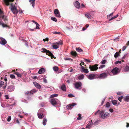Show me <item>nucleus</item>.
Listing matches in <instances>:
<instances>
[{
	"label": "nucleus",
	"mask_w": 129,
	"mask_h": 129,
	"mask_svg": "<svg viewBox=\"0 0 129 129\" xmlns=\"http://www.w3.org/2000/svg\"><path fill=\"white\" fill-rule=\"evenodd\" d=\"M0 18L3 19L6 24L7 23L8 19L7 16L5 15L4 13L1 10H0Z\"/></svg>",
	"instance_id": "3"
},
{
	"label": "nucleus",
	"mask_w": 129,
	"mask_h": 129,
	"mask_svg": "<svg viewBox=\"0 0 129 129\" xmlns=\"http://www.w3.org/2000/svg\"><path fill=\"white\" fill-rule=\"evenodd\" d=\"M110 106V104L109 103L107 102L106 104V107L107 108H109Z\"/></svg>",
	"instance_id": "40"
},
{
	"label": "nucleus",
	"mask_w": 129,
	"mask_h": 129,
	"mask_svg": "<svg viewBox=\"0 0 129 129\" xmlns=\"http://www.w3.org/2000/svg\"><path fill=\"white\" fill-rule=\"evenodd\" d=\"M98 64H96L92 65H89V68L91 71H95L98 68Z\"/></svg>",
	"instance_id": "8"
},
{
	"label": "nucleus",
	"mask_w": 129,
	"mask_h": 129,
	"mask_svg": "<svg viewBox=\"0 0 129 129\" xmlns=\"http://www.w3.org/2000/svg\"><path fill=\"white\" fill-rule=\"evenodd\" d=\"M49 40V39L47 38H46V39H44L43 40L44 42H45L46 41H48Z\"/></svg>",
	"instance_id": "64"
},
{
	"label": "nucleus",
	"mask_w": 129,
	"mask_h": 129,
	"mask_svg": "<svg viewBox=\"0 0 129 129\" xmlns=\"http://www.w3.org/2000/svg\"><path fill=\"white\" fill-rule=\"evenodd\" d=\"M74 4V6L76 8L79 9L80 8V3L78 1L75 2Z\"/></svg>",
	"instance_id": "17"
},
{
	"label": "nucleus",
	"mask_w": 129,
	"mask_h": 129,
	"mask_svg": "<svg viewBox=\"0 0 129 129\" xmlns=\"http://www.w3.org/2000/svg\"><path fill=\"white\" fill-rule=\"evenodd\" d=\"M66 87L65 85L64 84L62 85L61 86V89L63 91H66Z\"/></svg>",
	"instance_id": "21"
},
{
	"label": "nucleus",
	"mask_w": 129,
	"mask_h": 129,
	"mask_svg": "<svg viewBox=\"0 0 129 129\" xmlns=\"http://www.w3.org/2000/svg\"><path fill=\"white\" fill-rule=\"evenodd\" d=\"M119 36H118V37H116L114 39V41H118V40L119 39Z\"/></svg>",
	"instance_id": "54"
},
{
	"label": "nucleus",
	"mask_w": 129,
	"mask_h": 129,
	"mask_svg": "<svg viewBox=\"0 0 129 129\" xmlns=\"http://www.w3.org/2000/svg\"><path fill=\"white\" fill-rule=\"evenodd\" d=\"M15 86L14 85H11L9 86L6 89L8 92H12L14 91L15 88Z\"/></svg>",
	"instance_id": "7"
},
{
	"label": "nucleus",
	"mask_w": 129,
	"mask_h": 129,
	"mask_svg": "<svg viewBox=\"0 0 129 129\" xmlns=\"http://www.w3.org/2000/svg\"><path fill=\"white\" fill-rule=\"evenodd\" d=\"M101 120H97L96 121L93 123V125H97L99 124V122H101Z\"/></svg>",
	"instance_id": "28"
},
{
	"label": "nucleus",
	"mask_w": 129,
	"mask_h": 129,
	"mask_svg": "<svg viewBox=\"0 0 129 129\" xmlns=\"http://www.w3.org/2000/svg\"><path fill=\"white\" fill-rule=\"evenodd\" d=\"M53 69L55 72L57 71L58 70V68L57 66H54L53 68Z\"/></svg>",
	"instance_id": "32"
},
{
	"label": "nucleus",
	"mask_w": 129,
	"mask_h": 129,
	"mask_svg": "<svg viewBox=\"0 0 129 129\" xmlns=\"http://www.w3.org/2000/svg\"><path fill=\"white\" fill-rule=\"evenodd\" d=\"M120 70L117 67H115L112 69L111 72L113 74V75H116L118 74L120 72Z\"/></svg>",
	"instance_id": "4"
},
{
	"label": "nucleus",
	"mask_w": 129,
	"mask_h": 129,
	"mask_svg": "<svg viewBox=\"0 0 129 129\" xmlns=\"http://www.w3.org/2000/svg\"><path fill=\"white\" fill-rule=\"evenodd\" d=\"M52 46L54 49H57L59 48V46L56 45H53Z\"/></svg>",
	"instance_id": "37"
},
{
	"label": "nucleus",
	"mask_w": 129,
	"mask_h": 129,
	"mask_svg": "<svg viewBox=\"0 0 129 129\" xmlns=\"http://www.w3.org/2000/svg\"><path fill=\"white\" fill-rule=\"evenodd\" d=\"M71 105V106H72V107L74 106L75 105H76L77 104L76 103H72L70 104Z\"/></svg>",
	"instance_id": "57"
},
{
	"label": "nucleus",
	"mask_w": 129,
	"mask_h": 129,
	"mask_svg": "<svg viewBox=\"0 0 129 129\" xmlns=\"http://www.w3.org/2000/svg\"><path fill=\"white\" fill-rule=\"evenodd\" d=\"M124 100L126 102L129 101V95H126L123 98Z\"/></svg>",
	"instance_id": "19"
},
{
	"label": "nucleus",
	"mask_w": 129,
	"mask_h": 129,
	"mask_svg": "<svg viewBox=\"0 0 129 129\" xmlns=\"http://www.w3.org/2000/svg\"><path fill=\"white\" fill-rule=\"evenodd\" d=\"M126 47L125 46H124L122 48V50L123 51H124L126 48Z\"/></svg>",
	"instance_id": "58"
},
{
	"label": "nucleus",
	"mask_w": 129,
	"mask_h": 129,
	"mask_svg": "<svg viewBox=\"0 0 129 129\" xmlns=\"http://www.w3.org/2000/svg\"><path fill=\"white\" fill-rule=\"evenodd\" d=\"M2 25V26L3 27H7V25L6 24H5L4 23H2L0 22V25Z\"/></svg>",
	"instance_id": "36"
},
{
	"label": "nucleus",
	"mask_w": 129,
	"mask_h": 129,
	"mask_svg": "<svg viewBox=\"0 0 129 129\" xmlns=\"http://www.w3.org/2000/svg\"><path fill=\"white\" fill-rule=\"evenodd\" d=\"M71 55L74 56H76L77 55V54L76 51L73 52L72 51L71 52Z\"/></svg>",
	"instance_id": "27"
},
{
	"label": "nucleus",
	"mask_w": 129,
	"mask_h": 129,
	"mask_svg": "<svg viewBox=\"0 0 129 129\" xmlns=\"http://www.w3.org/2000/svg\"><path fill=\"white\" fill-rule=\"evenodd\" d=\"M35 0H32V2H31V4L33 7L34 8L35 5Z\"/></svg>",
	"instance_id": "34"
},
{
	"label": "nucleus",
	"mask_w": 129,
	"mask_h": 129,
	"mask_svg": "<svg viewBox=\"0 0 129 129\" xmlns=\"http://www.w3.org/2000/svg\"><path fill=\"white\" fill-rule=\"evenodd\" d=\"M84 15L88 19L90 18L91 17V15L87 13H86V14H85Z\"/></svg>",
	"instance_id": "23"
},
{
	"label": "nucleus",
	"mask_w": 129,
	"mask_h": 129,
	"mask_svg": "<svg viewBox=\"0 0 129 129\" xmlns=\"http://www.w3.org/2000/svg\"><path fill=\"white\" fill-rule=\"evenodd\" d=\"M47 121L46 118H44L43 119V125L45 126L46 125Z\"/></svg>",
	"instance_id": "22"
},
{
	"label": "nucleus",
	"mask_w": 129,
	"mask_h": 129,
	"mask_svg": "<svg viewBox=\"0 0 129 129\" xmlns=\"http://www.w3.org/2000/svg\"><path fill=\"white\" fill-rule=\"evenodd\" d=\"M107 73L105 72L101 74L98 76L99 78L101 79H104L106 78L108 76Z\"/></svg>",
	"instance_id": "6"
},
{
	"label": "nucleus",
	"mask_w": 129,
	"mask_h": 129,
	"mask_svg": "<svg viewBox=\"0 0 129 129\" xmlns=\"http://www.w3.org/2000/svg\"><path fill=\"white\" fill-rule=\"evenodd\" d=\"M95 77V75L93 74H91L88 76L87 78L90 80H92L94 79Z\"/></svg>",
	"instance_id": "16"
},
{
	"label": "nucleus",
	"mask_w": 129,
	"mask_h": 129,
	"mask_svg": "<svg viewBox=\"0 0 129 129\" xmlns=\"http://www.w3.org/2000/svg\"><path fill=\"white\" fill-rule=\"evenodd\" d=\"M76 50L77 51L79 52H81L83 51V50L81 49L80 47L76 48Z\"/></svg>",
	"instance_id": "25"
},
{
	"label": "nucleus",
	"mask_w": 129,
	"mask_h": 129,
	"mask_svg": "<svg viewBox=\"0 0 129 129\" xmlns=\"http://www.w3.org/2000/svg\"><path fill=\"white\" fill-rule=\"evenodd\" d=\"M54 14H58L59 12L57 9H55L54 11Z\"/></svg>",
	"instance_id": "33"
},
{
	"label": "nucleus",
	"mask_w": 129,
	"mask_h": 129,
	"mask_svg": "<svg viewBox=\"0 0 129 129\" xmlns=\"http://www.w3.org/2000/svg\"><path fill=\"white\" fill-rule=\"evenodd\" d=\"M45 70L43 68H42L40 69L38 73L39 74H41L45 72Z\"/></svg>",
	"instance_id": "18"
},
{
	"label": "nucleus",
	"mask_w": 129,
	"mask_h": 129,
	"mask_svg": "<svg viewBox=\"0 0 129 129\" xmlns=\"http://www.w3.org/2000/svg\"><path fill=\"white\" fill-rule=\"evenodd\" d=\"M121 61H119V60H118L116 61L115 62V64H117L119 63L120 64H121Z\"/></svg>",
	"instance_id": "49"
},
{
	"label": "nucleus",
	"mask_w": 129,
	"mask_h": 129,
	"mask_svg": "<svg viewBox=\"0 0 129 129\" xmlns=\"http://www.w3.org/2000/svg\"><path fill=\"white\" fill-rule=\"evenodd\" d=\"M33 84L38 89H40L41 87V86L40 84L36 82H33Z\"/></svg>",
	"instance_id": "15"
},
{
	"label": "nucleus",
	"mask_w": 129,
	"mask_h": 129,
	"mask_svg": "<svg viewBox=\"0 0 129 129\" xmlns=\"http://www.w3.org/2000/svg\"><path fill=\"white\" fill-rule=\"evenodd\" d=\"M14 120H15V121H16V122L17 123H18V124H20V122L18 120V118L16 117H15L14 118Z\"/></svg>",
	"instance_id": "38"
},
{
	"label": "nucleus",
	"mask_w": 129,
	"mask_h": 129,
	"mask_svg": "<svg viewBox=\"0 0 129 129\" xmlns=\"http://www.w3.org/2000/svg\"><path fill=\"white\" fill-rule=\"evenodd\" d=\"M81 86L82 83L80 82H77L75 84V88L77 89H78L79 87H81Z\"/></svg>",
	"instance_id": "10"
},
{
	"label": "nucleus",
	"mask_w": 129,
	"mask_h": 129,
	"mask_svg": "<svg viewBox=\"0 0 129 129\" xmlns=\"http://www.w3.org/2000/svg\"><path fill=\"white\" fill-rule=\"evenodd\" d=\"M84 76L83 74H81L79 75L78 76V79L79 80H82L83 79Z\"/></svg>",
	"instance_id": "20"
},
{
	"label": "nucleus",
	"mask_w": 129,
	"mask_h": 129,
	"mask_svg": "<svg viewBox=\"0 0 129 129\" xmlns=\"http://www.w3.org/2000/svg\"><path fill=\"white\" fill-rule=\"evenodd\" d=\"M11 10L14 14H17L18 12L16 7L13 6L12 4H11Z\"/></svg>",
	"instance_id": "9"
},
{
	"label": "nucleus",
	"mask_w": 129,
	"mask_h": 129,
	"mask_svg": "<svg viewBox=\"0 0 129 129\" xmlns=\"http://www.w3.org/2000/svg\"><path fill=\"white\" fill-rule=\"evenodd\" d=\"M55 15L56 17L58 18H60L61 17L60 13L58 14H55Z\"/></svg>",
	"instance_id": "56"
},
{
	"label": "nucleus",
	"mask_w": 129,
	"mask_h": 129,
	"mask_svg": "<svg viewBox=\"0 0 129 129\" xmlns=\"http://www.w3.org/2000/svg\"><path fill=\"white\" fill-rule=\"evenodd\" d=\"M11 116H8V118L7 119V121L8 122H9L11 119Z\"/></svg>",
	"instance_id": "50"
},
{
	"label": "nucleus",
	"mask_w": 129,
	"mask_h": 129,
	"mask_svg": "<svg viewBox=\"0 0 129 129\" xmlns=\"http://www.w3.org/2000/svg\"><path fill=\"white\" fill-rule=\"evenodd\" d=\"M123 96H121L120 97H119L118 98V100H119L120 102H121L122 99L123 98Z\"/></svg>",
	"instance_id": "44"
},
{
	"label": "nucleus",
	"mask_w": 129,
	"mask_h": 129,
	"mask_svg": "<svg viewBox=\"0 0 129 129\" xmlns=\"http://www.w3.org/2000/svg\"><path fill=\"white\" fill-rule=\"evenodd\" d=\"M15 0H4V3L6 6H8L10 4V2H12Z\"/></svg>",
	"instance_id": "13"
},
{
	"label": "nucleus",
	"mask_w": 129,
	"mask_h": 129,
	"mask_svg": "<svg viewBox=\"0 0 129 129\" xmlns=\"http://www.w3.org/2000/svg\"><path fill=\"white\" fill-rule=\"evenodd\" d=\"M107 62V61L106 59H104L102 60L101 62V63L102 64H104L105 63Z\"/></svg>",
	"instance_id": "42"
},
{
	"label": "nucleus",
	"mask_w": 129,
	"mask_h": 129,
	"mask_svg": "<svg viewBox=\"0 0 129 129\" xmlns=\"http://www.w3.org/2000/svg\"><path fill=\"white\" fill-rule=\"evenodd\" d=\"M5 98L6 99H9V96L8 95H5Z\"/></svg>",
	"instance_id": "63"
},
{
	"label": "nucleus",
	"mask_w": 129,
	"mask_h": 129,
	"mask_svg": "<svg viewBox=\"0 0 129 129\" xmlns=\"http://www.w3.org/2000/svg\"><path fill=\"white\" fill-rule=\"evenodd\" d=\"M42 109H40L38 113V118L40 119H42L44 117L43 114L42 113L40 112L41 111V110Z\"/></svg>",
	"instance_id": "12"
},
{
	"label": "nucleus",
	"mask_w": 129,
	"mask_h": 129,
	"mask_svg": "<svg viewBox=\"0 0 129 129\" xmlns=\"http://www.w3.org/2000/svg\"><path fill=\"white\" fill-rule=\"evenodd\" d=\"M4 84V82L3 81H0V88Z\"/></svg>",
	"instance_id": "48"
},
{
	"label": "nucleus",
	"mask_w": 129,
	"mask_h": 129,
	"mask_svg": "<svg viewBox=\"0 0 129 129\" xmlns=\"http://www.w3.org/2000/svg\"><path fill=\"white\" fill-rule=\"evenodd\" d=\"M66 108L68 110H71L72 108V107L71 106V105L70 104H69V105H68L66 106Z\"/></svg>",
	"instance_id": "30"
},
{
	"label": "nucleus",
	"mask_w": 129,
	"mask_h": 129,
	"mask_svg": "<svg viewBox=\"0 0 129 129\" xmlns=\"http://www.w3.org/2000/svg\"><path fill=\"white\" fill-rule=\"evenodd\" d=\"M100 117L102 119L107 118L110 115V114L107 112H104V111L102 110L100 112Z\"/></svg>",
	"instance_id": "1"
},
{
	"label": "nucleus",
	"mask_w": 129,
	"mask_h": 129,
	"mask_svg": "<svg viewBox=\"0 0 129 129\" xmlns=\"http://www.w3.org/2000/svg\"><path fill=\"white\" fill-rule=\"evenodd\" d=\"M89 123H90L89 124L91 126L93 124V123L92 122V120H91L90 121Z\"/></svg>",
	"instance_id": "60"
},
{
	"label": "nucleus",
	"mask_w": 129,
	"mask_h": 129,
	"mask_svg": "<svg viewBox=\"0 0 129 129\" xmlns=\"http://www.w3.org/2000/svg\"><path fill=\"white\" fill-rule=\"evenodd\" d=\"M36 27L35 28V29H40V28L39 27V26H40V25L38 23V24H36Z\"/></svg>",
	"instance_id": "52"
},
{
	"label": "nucleus",
	"mask_w": 129,
	"mask_h": 129,
	"mask_svg": "<svg viewBox=\"0 0 129 129\" xmlns=\"http://www.w3.org/2000/svg\"><path fill=\"white\" fill-rule=\"evenodd\" d=\"M92 126L90 125V124H88L86 126V128H88V129H90Z\"/></svg>",
	"instance_id": "47"
},
{
	"label": "nucleus",
	"mask_w": 129,
	"mask_h": 129,
	"mask_svg": "<svg viewBox=\"0 0 129 129\" xmlns=\"http://www.w3.org/2000/svg\"><path fill=\"white\" fill-rule=\"evenodd\" d=\"M0 44L2 45H5L7 43V41L4 38L2 37L0 38Z\"/></svg>",
	"instance_id": "11"
},
{
	"label": "nucleus",
	"mask_w": 129,
	"mask_h": 129,
	"mask_svg": "<svg viewBox=\"0 0 129 129\" xmlns=\"http://www.w3.org/2000/svg\"><path fill=\"white\" fill-rule=\"evenodd\" d=\"M124 70L126 72L129 71V66H125L124 68Z\"/></svg>",
	"instance_id": "24"
},
{
	"label": "nucleus",
	"mask_w": 129,
	"mask_h": 129,
	"mask_svg": "<svg viewBox=\"0 0 129 129\" xmlns=\"http://www.w3.org/2000/svg\"><path fill=\"white\" fill-rule=\"evenodd\" d=\"M117 101L114 100L112 101V102L113 105H115L116 106V105L117 104Z\"/></svg>",
	"instance_id": "29"
},
{
	"label": "nucleus",
	"mask_w": 129,
	"mask_h": 129,
	"mask_svg": "<svg viewBox=\"0 0 129 129\" xmlns=\"http://www.w3.org/2000/svg\"><path fill=\"white\" fill-rule=\"evenodd\" d=\"M42 52L45 53H46V54L50 56L52 58H54L55 59L56 57H55L52 53L49 51L48 50L45 48H42L41 49Z\"/></svg>",
	"instance_id": "2"
},
{
	"label": "nucleus",
	"mask_w": 129,
	"mask_h": 129,
	"mask_svg": "<svg viewBox=\"0 0 129 129\" xmlns=\"http://www.w3.org/2000/svg\"><path fill=\"white\" fill-rule=\"evenodd\" d=\"M58 95V94H53L51 95V98H54L57 96Z\"/></svg>",
	"instance_id": "39"
},
{
	"label": "nucleus",
	"mask_w": 129,
	"mask_h": 129,
	"mask_svg": "<svg viewBox=\"0 0 129 129\" xmlns=\"http://www.w3.org/2000/svg\"><path fill=\"white\" fill-rule=\"evenodd\" d=\"M119 55V53L118 52H116L114 54V56L115 58H117Z\"/></svg>",
	"instance_id": "31"
},
{
	"label": "nucleus",
	"mask_w": 129,
	"mask_h": 129,
	"mask_svg": "<svg viewBox=\"0 0 129 129\" xmlns=\"http://www.w3.org/2000/svg\"><path fill=\"white\" fill-rule=\"evenodd\" d=\"M106 99V98L105 97V98H104L103 99V100H102V102L101 103V104L102 105H103V104L104 102Z\"/></svg>",
	"instance_id": "53"
},
{
	"label": "nucleus",
	"mask_w": 129,
	"mask_h": 129,
	"mask_svg": "<svg viewBox=\"0 0 129 129\" xmlns=\"http://www.w3.org/2000/svg\"><path fill=\"white\" fill-rule=\"evenodd\" d=\"M78 117L77 118V119L78 120H81V114H78Z\"/></svg>",
	"instance_id": "41"
},
{
	"label": "nucleus",
	"mask_w": 129,
	"mask_h": 129,
	"mask_svg": "<svg viewBox=\"0 0 129 129\" xmlns=\"http://www.w3.org/2000/svg\"><path fill=\"white\" fill-rule=\"evenodd\" d=\"M59 102L58 99L55 98L51 99L50 102L52 105L53 106H55V105H57Z\"/></svg>",
	"instance_id": "5"
},
{
	"label": "nucleus",
	"mask_w": 129,
	"mask_h": 129,
	"mask_svg": "<svg viewBox=\"0 0 129 129\" xmlns=\"http://www.w3.org/2000/svg\"><path fill=\"white\" fill-rule=\"evenodd\" d=\"M37 91V90L35 89H33L30 91V94H32L33 93H35Z\"/></svg>",
	"instance_id": "26"
},
{
	"label": "nucleus",
	"mask_w": 129,
	"mask_h": 129,
	"mask_svg": "<svg viewBox=\"0 0 129 129\" xmlns=\"http://www.w3.org/2000/svg\"><path fill=\"white\" fill-rule=\"evenodd\" d=\"M68 96L69 98H72L75 97V96L73 95L71 93L69 94Z\"/></svg>",
	"instance_id": "46"
},
{
	"label": "nucleus",
	"mask_w": 129,
	"mask_h": 129,
	"mask_svg": "<svg viewBox=\"0 0 129 129\" xmlns=\"http://www.w3.org/2000/svg\"><path fill=\"white\" fill-rule=\"evenodd\" d=\"M109 111L111 112H113L114 111V110L110 108L109 109Z\"/></svg>",
	"instance_id": "62"
},
{
	"label": "nucleus",
	"mask_w": 129,
	"mask_h": 129,
	"mask_svg": "<svg viewBox=\"0 0 129 129\" xmlns=\"http://www.w3.org/2000/svg\"><path fill=\"white\" fill-rule=\"evenodd\" d=\"M43 81L44 83H47V81L46 79L45 78H44L43 79Z\"/></svg>",
	"instance_id": "61"
},
{
	"label": "nucleus",
	"mask_w": 129,
	"mask_h": 129,
	"mask_svg": "<svg viewBox=\"0 0 129 129\" xmlns=\"http://www.w3.org/2000/svg\"><path fill=\"white\" fill-rule=\"evenodd\" d=\"M51 20L55 22H56L57 21V20L54 17H51Z\"/></svg>",
	"instance_id": "35"
},
{
	"label": "nucleus",
	"mask_w": 129,
	"mask_h": 129,
	"mask_svg": "<svg viewBox=\"0 0 129 129\" xmlns=\"http://www.w3.org/2000/svg\"><path fill=\"white\" fill-rule=\"evenodd\" d=\"M81 72H84L86 73H88L89 71L87 69H85L84 67L83 66H81Z\"/></svg>",
	"instance_id": "14"
},
{
	"label": "nucleus",
	"mask_w": 129,
	"mask_h": 129,
	"mask_svg": "<svg viewBox=\"0 0 129 129\" xmlns=\"http://www.w3.org/2000/svg\"><path fill=\"white\" fill-rule=\"evenodd\" d=\"M10 77L11 78L14 79L15 78V76L13 74H11L10 75Z\"/></svg>",
	"instance_id": "51"
},
{
	"label": "nucleus",
	"mask_w": 129,
	"mask_h": 129,
	"mask_svg": "<svg viewBox=\"0 0 129 129\" xmlns=\"http://www.w3.org/2000/svg\"><path fill=\"white\" fill-rule=\"evenodd\" d=\"M64 59L65 60H73V59H71L70 58H64Z\"/></svg>",
	"instance_id": "43"
},
{
	"label": "nucleus",
	"mask_w": 129,
	"mask_h": 129,
	"mask_svg": "<svg viewBox=\"0 0 129 129\" xmlns=\"http://www.w3.org/2000/svg\"><path fill=\"white\" fill-rule=\"evenodd\" d=\"M17 76L18 77L20 78L22 76L21 74H20L19 73L18 74H17Z\"/></svg>",
	"instance_id": "59"
},
{
	"label": "nucleus",
	"mask_w": 129,
	"mask_h": 129,
	"mask_svg": "<svg viewBox=\"0 0 129 129\" xmlns=\"http://www.w3.org/2000/svg\"><path fill=\"white\" fill-rule=\"evenodd\" d=\"M105 67V65L104 64L101 65L98 68L99 69H101Z\"/></svg>",
	"instance_id": "45"
},
{
	"label": "nucleus",
	"mask_w": 129,
	"mask_h": 129,
	"mask_svg": "<svg viewBox=\"0 0 129 129\" xmlns=\"http://www.w3.org/2000/svg\"><path fill=\"white\" fill-rule=\"evenodd\" d=\"M53 34H60V32H58L56 31H54L53 32Z\"/></svg>",
	"instance_id": "55"
}]
</instances>
